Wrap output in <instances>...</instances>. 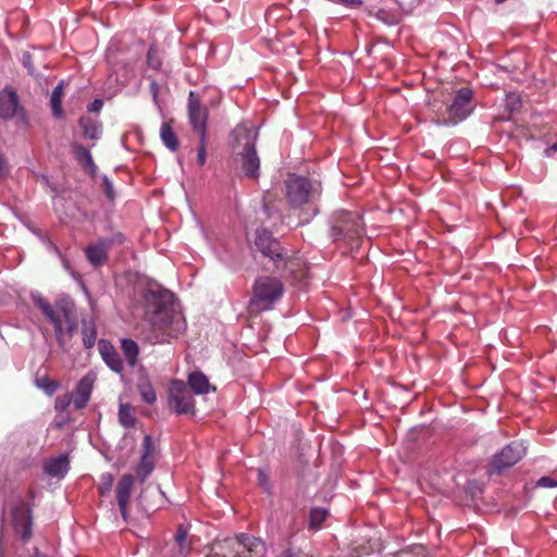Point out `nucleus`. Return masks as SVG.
I'll use <instances>...</instances> for the list:
<instances>
[{
    "label": "nucleus",
    "mask_w": 557,
    "mask_h": 557,
    "mask_svg": "<svg viewBox=\"0 0 557 557\" xmlns=\"http://www.w3.org/2000/svg\"><path fill=\"white\" fill-rule=\"evenodd\" d=\"M113 484V476L110 473H104L101 475V482L98 485V490L101 495H106L111 491Z\"/></svg>",
    "instance_id": "c9c22d12"
},
{
    "label": "nucleus",
    "mask_w": 557,
    "mask_h": 557,
    "mask_svg": "<svg viewBox=\"0 0 557 557\" xmlns=\"http://www.w3.org/2000/svg\"><path fill=\"white\" fill-rule=\"evenodd\" d=\"M102 188H103V193L107 196V198L109 200H114V198H115L114 188H113L111 181L107 176L102 177Z\"/></svg>",
    "instance_id": "58836bf2"
},
{
    "label": "nucleus",
    "mask_w": 557,
    "mask_h": 557,
    "mask_svg": "<svg viewBox=\"0 0 557 557\" xmlns=\"http://www.w3.org/2000/svg\"><path fill=\"white\" fill-rule=\"evenodd\" d=\"M99 351L106 364L114 372H122L124 369L123 361L116 349L104 339L99 341Z\"/></svg>",
    "instance_id": "aec40b11"
},
{
    "label": "nucleus",
    "mask_w": 557,
    "mask_h": 557,
    "mask_svg": "<svg viewBox=\"0 0 557 557\" xmlns=\"http://www.w3.org/2000/svg\"><path fill=\"white\" fill-rule=\"evenodd\" d=\"M556 151H557V141H556L553 146H550L549 148H547V149L545 150V154H546L547 157H550V156H553V153H554V152H556Z\"/></svg>",
    "instance_id": "603ef678"
},
{
    "label": "nucleus",
    "mask_w": 557,
    "mask_h": 557,
    "mask_svg": "<svg viewBox=\"0 0 557 557\" xmlns=\"http://www.w3.org/2000/svg\"><path fill=\"white\" fill-rule=\"evenodd\" d=\"M169 406L177 414L195 413L193 395L184 382L172 381L169 389Z\"/></svg>",
    "instance_id": "6e6552de"
},
{
    "label": "nucleus",
    "mask_w": 557,
    "mask_h": 557,
    "mask_svg": "<svg viewBox=\"0 0 557 557\" xmlns=\"http://www.w3.org/2000/svg\"><path fill=\"white\" fill-rule=\"evenodd\" d=\"M138 391L144 401L151 405L157 400L156 392L148 381L138 384Z\"/></svg>",
    "instance_id": "2f4dec72"
},
{
    "label": "nucleus",
    "mask_w": 557,
    "mask_h": 557,
    "mask_svg": "<svg viewBox=\"0 0 557 557\" xmlns=\"http://www.w3.org/2000/svg\"><path fill=\"white\" fill-rule=\"evenodd\" d=\"M109 251L110 249L107 247V244L101 238H98L86 247L85 255L89 263L98 268L107 263Z\"/></svg>",
    "instance_id": "6ab92c4d"
},
{
    "label": "nucleus",
    "mask_w": 557,
    "mask_h": 557,
    "mask_svg": "<svg viewBox=\"0 0 557 557\" xmlns=\"http://www.w3.org/2000/svg\"><path fill=\"white\" fill-rule=\"evenodd\" d=\"M141 335L152 345L169 343L186 330L182 312L175 308L174 296L166 289H148L144 294Z\"/></svg>",
    "instance_id": "f257e3e1"
},
{
    "label": "nucleus",
    "mask_w": 557,
    "mask_h": 557,
    "mask_svg": "<svg viewBox=\"0 0 557 557\" xmlns=\"http://www.w3.org/2000/svg\"><path fill=\"white\" fill-rule=\"evenodd\" d=\"M154 460H156V451L152 437L150 435H145L143 441V455L140 458V462L137 466L136 472L141 482H145L146 479L150 475L152 470L154 469Z\"/></svg>",
    "instance_id": "dca6fc26"
},
{
    "label": "nucleus",
    "mask_w": 557,
    "mask_h": 557,
    "mask_svg": "<svg viewBox=\"0 0 557 557\" xmlns=\"http://www.w3.org/2000/svg\"><path fill=\"white\" fill-rule=\"evenodd\" d=\"M133 135H135L137 137V139H141L145 136L141 127H139V126L133 127Z\"/></svg>",
    "instance_id": "3c124183"
},
{
    "label": "nucleus",
    "mask_w": 557,
    "mask_h": 557,
    "mask_svg": "<svg viewBox=\"0 0 557 557\" xmlns=\"http://www.w3.org/2000/svg\"><path fill=\"white\" fill-rule=\"evenodd\" d=\"M369 552L364 547H354L345 557H362L363 555H368Z\"/></svg>",
    "instance_id": "c03bdc74"
},
{
    "label": "nucleus",
    "mask_w": 557,
    "mask_h": 557,
    "mask_svg": "<svg viewBox=\"0 0 557 557\" xmlns=\"http://www.w3.org/2000/svg\"><path fill=\"white\" fill-rule=\"evenodd\" d=\"M62 96H63V83H59L52 90L50 103L51 110L55 117L62 116Z\"/></svg>",
    "instance_id": "cd10ccee"
},
{
    "label": "nucleus",
    "mask_w": 557,
    "mask_h": 557,
    "mask_svg": "<svg viewBox=\"0 0 557 557\" xmlns=\"http://www.w3.org/2000/svg\"><path fill=\"white\" fill-rule=\"evenodd\" d=\"M36 385L49 396L53 395L59 387V383L49 379L47 375L37 376Z\"/></svg>",
    "instance_id": "7c9ffc66"
},
{
    "label": "nucleus",
    "mask_w": 557,
    "mask_h": 557,
    "mask_svg": "<svg viewBox=\"0 0 557 557\" xmlns=\"http://www.w3.org/2000/svg\"><path fill=\"white\" fill-rule=\"evenodd\" d=\"M160 138L163 140L175 139L174 132L169 123H162Z\"/></svg>",
    "instance_id": "ea45409f"
},
{
    "label": "nucleus",
    "mask_w": 557,
    "mask_h": 557,
    "mask_svg": "<svg viewBox=\"0 0 557 557\" xmlns=\"http://www.w3.org/2000/svg\"><path fill=\"white\" fill-rule=\"evenodd\" d=\"M12 523L16 534L24 542H28L33 536V508L32 506L18 499L12 508Z\"/></svg>",
    "instance_id": "9d476101"
},
{
    "label": "nucleus",
    "mask_w": 557,
    "mask_h": 557,
    "mask_svg": "<svg viewBox=\"0 0 557 557\" xmlns=\"http://www.w3.org/2000/svg\"><path fill=\"white\" fill-rule=\"evenodd\" d=\"M150 90H151L153 99L156 101L157 100V96H158V90H159L157 82L152 81L150 83Z\"/></svg>",
    "instance_id": "8fccbe9b"
},
{
    "label": "nucleus",
    "mask_w": 557,
    "mask_h": 557,
    "mask_svg": "<svg viewBox=\"0 0 557 557\" xmlns=\"http://www.w3.org/2000/svg\"><path fill=\"white\" fill-rule=\"evenodd\" d=\"M74 154L83 171L90 177L95 178L97 176L98 168L90 151L83 146L76 145L74 147Z\"/></svg>",
    "instance_id": "412c9836"
},
{
    "label": "nucleus",
    "mask_w": 557,
    "mask_h": 557,
    "mask_svg": "<svg viewBox=\"0 0 557 557\" xmlns=\"http://www.w3.org/2000/svg\"><path fill=\"white\" fill-rule=\"evenodd\" d=\"M188 384L195 394H207L214 389L208 377L201 372H193L188 375Z\"/></svg>",
    "instance_id": "5701e85b"
},
{
    "label": "nucleus",
    "mask_w": 557,
    "mask_h": 557,
    "mask_svg": "<svg viewBox=\"0 0 557 557\" xmlns=\"http://www.w3.org/2000/svg\"><path fill=\"white\" fill-rule=\"evenodd\" d=\"M327 517V511L323 508H312L309 513L310 529H319Z\"/></svg>",
    "instance_id": "c756f323"
},
{
    "label": "nucleus",
    "mask_w": 557,
    "mask_h": 557,
    "mask_svg": "<svg viewBox=\"0 0 557 557\" xmlns=\"http://www.w3.org/2000/svg\"><path fill=\"white\" fill-rule=\"evenodd\" d=\"M28 495H29L30 498H34L35 495H34V490L33 488H29Z\"/></svg>",
    "instance_id": "864d4df0"
},
{
    "label": "nucleus",
    "mask_w": 557,
    "mask_h": 557,
    "mask_svg": "<svg viewBox=\"0 0 557 557\" xmlns=\"http://www.w3.org/2000/svg\"><path fill=\"white\" fill-rule=\"evenodd\" d=\"M187 112L195 136H198L199 139H206L208 109L201 103L200 96L194 90L188 94Z\"/></svg>",
    "instance_id": "1a4fd4ad"
},
{
    "label": "nucleus",
    "mask_w": 557,
    "mask_h": 557,
    "mask_svg": "<svg viewBox=\"0 0 557 557\" xmlns=\"http://www.w3.org/2000/svg\"><path fill=\"white\" fill-rule=\"evenodd\" d=\"M83 343L87 349L95 346L97 339V331L92 321L83 320Z\"/></svg>",
    "instance_id": "bb28decb"
},
{
    "label": "nucleus",
    "mask_w": 557,
    "mask_h": 557,
    "mask_svg": "<svg viewBox=\"0 0 557 557\" xmlns=\"http://www.w3.org/2000/svg\"><path fill=\"white\" fill-rule=\"evenodd\" d=\"M259 126L252 121H244L234 131V139H256L259 135Z\"/></svg>",
    "instance_id": "393cba45"
},
{
    "label": "nucleus",
    "mask_w": 557,
    "mask_h": 557,
    "mask_svg": "<svg viewBox=\"0 0 557 557\" xmlns=\"http://www.w3.org/2000/svg\"><path fill=\"white\" fill-rule=\"evenodd\" d=\"M276 557H302L300 550H294L292 548H286L282 550Z\"/></svg>",
    "instance_id": "a18cd8bd"
},
{
    "label": "nucleus",
    "mask_w": 557,
    "mask_h": 557,
    "mask_svg": "<svg viewBox=\"0 0 557 557\" xmlns=\"http://www.w3.org/2000/svg\"><path fill=\"white\" fill-rule=\"evenodd\" d=\"M22 64L30 75H35L36 71H35V65H34V61H33V55L29 52L25 51L23 53Z\"/></svg>",
    "instance_id": "e433bc0d"
},
{
    "label": "nucleus",
    "mask_w": 557,
    "mask_h": 557,
    "mask_svg": "<svg viewBox=\"0 0 557 557\" xmlns=\"http://www.w3.org/2000/svg\"><path fill=\"white\" fill-rule=\"evenodd\" d=\"M17 117L24 125L27 117L24 109L20 106V99L12 87H4L0 90V119L10 120Z\"/></svg>",
    "instance_id": "ddd939ff"
},
{
    "label": "nucleus",
    "mask_w": 557,
    "mask_h": 557,
    "mask_svg": "<svg viewBox=\"0 0 557 557\" xmlns=\"http://www.w3.org/2000/svg\"><path fill=\"white\" fill-rule=\"evenodd\" d=\"M242 161V169L245 176L249 178H258L260 175V159L253 143L246 141L244 144L243 152H239Z\"/></svg>",
    "instance_id": "2eb2a0df"
},
{
    "label": "nucleus",
    "mask_w": 557,
    "mask_h": 557,
    "mask_svg": "<svg viewBox=\"0 0 557 557\" xmlns=\"http://www.w3.org/2000/svg\"><path fill=\"white\" fill-rule=\"evenodd\" d=\"M109 249H111L115 245H122L125 242V236L123 233L117 232L112 234L111 236L100 237Z\"/></svg>",
    "instance_id": "f704fd0d"
},
{
    "label": "nucleus",
    "mask_w": 557,
    "mask_h": 557,
    "mask_svg": "<svg viewBox=\"0 0 557 557\" xmlns=\"http://www.w3.org/2000/svg\"><path fill=\"white\" fill-rule=\"evenodd\" d=\"M79 125L83 128L86 139H98V137L101 135L100 126L98 125L97 121L92 120L91 117H82L79 120Z\"/></svg>",
    "instance_id": "a878e982"
},
{
    "label": "nucleus",
    "mask_w": 557,
    "mask_h": 557,
    "mask_svg": "<svg viewBox=\"0 0 557 557\" xmlns=\"http://www.w3.org/2000/svg\"><path fill=\"white\" fill-rule=\"evenodd\" d=\"M70 468V460L66 455H61L45 462L44 471L50 476H63Z\"/></svg>",
    "instance_id": "4be33fe9"
},
{
    "label": "nucleus",
    "mask_w": 557,
    "mask_h": 557,
    "mask_svg": "<svg viewBox=\"0 0 557 557\" xmlns=\"http://www.w3.org/2000/svg\"><path fill=\"white\" fill-rule=\"evenodd\" d=\"M509 139H516L518 135H508Z\"/></svg>",
    "instance_id": "5fc2aeb1"
},
{
    "label": "nucleus",
    "mask_w": 557,
    "mask_h": 557,
    "mask_svg": "<svg viewBox=\"0 0 557 557\" xmlns=\"http://www.w3.org/2000/svg\"><path fill=\"white\" fill-rule=\"evenodd\" d=\"M527 453L522 442L513 441L506 445L499 453L495 454L488 463L487 473L502 474L503 471L518 463Z\"/></svg>",
    "instance_id": "0eeeda50"
},
{
    "label": "nucleus",
    "mask_w": 557,
    "mask_h": 557,
    "mask_svg": "<svg viewBox=\"0 0 557 557\" xmlns=\"http://www.w3.org/2000/svg\"><path fill=\"white\" fill-rule=\"evenodd\" d=\"M255 247L263 257L270 259L274 267H280L282 255L285 251L281 243L273 237L269 230L258 228L256 231Z\"/></svg>",
    "instance_id": "9b49d317"
},
{
    "label": "nucleus",
    "mask_w": 557,
    "mask_h": 557,
    "mask_svg": "<svg viewBox=\"0 0 557 557\" xmlns=\"http://www.w3.org/2000/svg\"><path fill=\"white\" fill-rule=\"evenodd\" d=\"M147 61L150 67L157 70L161 66V61L157 57V51L153 47H150L147 53Z\"/></svg>",
    "instance_id": "4c0bfd02"
},
{
    "label": "nucleus",
    "mask_w": 557,
    "mask_h": 557,
    "mask_svg": "<svg viewBox=\"0 0 557 557\" xmlns=\"http://www.w3.org/2000/svg\"><path fill=\"white\" fill-rule=\"evenodd\" d=\"M521 99L518 94L510 92L506 96L505 106L509 112H515L520 108Z\"/></svg>",
    "instance_id": "72a5a7b5"
},
{
    "label": "nucleus",
    "mask_w": 557,
    "mask_h": 557,
    "mask_svg": "<svg viewBox=\"0 0 557 557\" xmlns=\"http://www.w3.org/2000/svg\"><path fill=\"white\" fill-rule=\"evenodd\" d=\"M9 172V165L3 157L2 153H0V177L4 176Z\"/></svg>",
    "instance_id": "de8ad7c7"
},
{
    "label": "nucleus",
    "mask_w": 557,
    "mask_h": 557,
    "mask_svg": "<svg viewBox=\"0 0 557 557\" xmlns=\"http://www.w3.org/2000/svg\"><path fill=\"white\" fill-rule=\"evenodd\" d=\"M274 268L297 282H302L308 273L306 261L302 258L297 256L288 257L286 252L282 255L280 267Z\"/></svg>",
    "instance_id": "4468645a"
},
{
    "label": "nucleus",
    "mask_w": 557,
    "mask_h": 557,
    "mask_svg": "<svg viewBox=\"0 0 557 557\" xmlns=\"http://www.w3.org/2000/svg\"><path fill=\"white\" fill-rule=\"evenodd\" d=\"M363 234V222L358 212L341 209L332 214L330 235L333 240H344L358 247Z\"/></svg>",
    "instance_id": "39448f33"
},
{
    "label": "nucleus",
    "mask_w": 557,
    "mask_h": 557,
    "mask_svg": "<svg viewBox=\"0 0 557 557\" xmlns=\"http://www.w3.org/2000/svg\"><path fill=\"white\" fill-rule=\"evenodd\" d=\"M121 349L125 359L127 360L131 367H135L137 364L138 355H139V346L138 344L131 338H123L121 341Z\"/></svg>",
    "instance_id": "b1692460"
},
{
    "label": "nucleus",
    "mask_w": 557,
    "mask_h": 557,
    "mask_svg": "<svg viewBox=\"0 0 557 557\" xmlns=\"http://www.w3.org/2000/svg\"><path fill=\"white\" fill-rule=\"evenodd\" d=\"M73 401L72 397L66 394L63 397H58L55 401V408L60 411L65 410L70 404Z\"/></svg>",
    "instance_id": "a19ab883"
},
{
    "label": "nucleus",
    "mask_w": 557,
    "mask_h": 557,
    "mask_svg": "<svg viewBox=\"0 0 557 557\" xmlns=\"http://www.w3.org/2000/svg\"><path fill=\"white\" fill-rule=\"evenodd\" d=\"M536 486L539 487H557V480L550 476H542L537 480Z\"/></svg>",
    "instance_id": "79ce46f5"
},
{
    "label": "nucleus",
    "mask_w": 557,
    "mask_h": 557,
    "mask_svg": "<svg viewBox=\"0 0 557 557\" xmlns=\"http://www.w3.org/2000/svg\"><path fill=\"white\" fill-rule=\"evenodd\" d=\"M206 158H207L206 146H205L203 141H201V145L199 146L198 151H197V162L200 166H202L206 163Z\"/></svg>",
    "instance_id": "37998d69"
},
{
    "label": "nucleus",
    "mask_w": 557,
    "mask_h": 557,
    "mask_svg": "<svg viewBox=\"0 0 557 557\" xmlns=\"http://www.w3.org/2000/svg\"><path fill=\"white\" fill-rule=\"evenodd\" d=\"M265 544L258 537L242 533L233 539H224L213 546L212 557H262Z\"/></svg>",
    "instance_id": "423d86ee"
},
{
    "label": "nucleus",
    "mask_w": 557,
    "mask_h": 557,
    "mask_svg": "<svg viewBox=\"0 0 557 557\" xmlns=\"http://www.w3.org/2000/svg\"><path fill=\"white\" fill-rule=\"evenodd\" d=\"M473 92L468 87L458 89L455 94L451 104L447 109V122L457 124L467 119L472 111Z\"/></svg>",
    "instance_id": "f8f14e48"
},
{
    "label": "nucleus",
    "mask_w": 557,
    "mask_h": 557,
    "mask_svg": "<svg viewBox=\"0 0 557 557\" xmlns=\"http://www.w3.org/2000/svg\"><path fill=\"white\" fill-rule=\"evenodd\" d=\"M134 481L135 479L132 474H124L119 480L115 488L116 502L124 521H127L128 518L129 498L132 495Z\"/></svg>",
    "instance_id": "f3484780"
},
{
    "label": "nucleus",
    "mask_w": 557,
    "mask_h": 557,
    "mask_svg": "<svg viewBox=\"0 0 557 557\" xmlns=\"http://www.w3.org/2000/svg\"><path fill=\"white\" fill-rule=\"evenodd\" d=\"M103 107V101L101 99H95L89 106H88V112L97 113L101 110Z\"/></svg>",
    "instance_id": "49530a36"
},
{
    "label": "nucleus",
    "mask_w": 557,
    "mask_h": 557,
    "mask_svg": "<svg viewBox=\"0 0 557 557\" xmlns=\"http://www.w3.org/2000/svg\"><path fill=\"white\" fill-rule=\"evenodd\" d=\"M36 305L52 323L59 346L66 350V344L77 327L74 300L69 296H62L52 306L46 299L38 298Z\"/></svg>",
    "instance_id": "7ed1b4c3"
},
{
    "label": "nucleus",
    "mask_w": 557,
    "mask_h": 557,
    "mask_svg": "<svg viewBox=\"0 0 557 557\" xmlns=\"http://www.w3.org/2000/svg\"><path fill=\"white\" fill-rule=\"evenodd\" d=\"M95 381L96 375L94 373H87L78 381L73 397V405L76 409H83L87 406Z\"/></svg>",
    "instance_id": "a211bd4d"
},
{
    "label": "nucleus",
    "mask_w": 557,
    "mask_h": 557,
    "mask_svg": "<svg viewBox=\"0 0 557 557\" xmlns=\"http://www.w3.org/2000/svg\"><path fill=\"white\" fill-rule=\"evenodd\" d=\"M285 292L284 284L276 276H258L251 287V297L247 306L249 318L272 310L282 299Z\"/></svg>",
    "instance_id": "20e7f679"
},
{
    "label": "nucleus",
    "mask_w": 557,
    "mask_h": 557,
    "mask_svg": "<svg viewBox=\"0 0 557 557\" xmlns=\"http://www.w3.org/2000/svg\"><path fill=\"white\" fill-rule=\"evenodd\" d=\"M495 1H496V3H503V2H505L506 0H495Z\"/></svg>",
    "instance_id": "6e6d98bb"
},
{
    "label": "nucleus",
    "mask_w": 557,
    "mask_h": 557,
    "mask_svg": "<svg viewBox=\"0 0 557 557\" xmlns=\"http://www.w3.org/2000/svg\"><path fill=\"white\" fill-rule=\"evenodd\" d=\"M174 540L177 543V545L180 546V550L182 553L189 550V548L191 547V543L189 544L187 542V530L182 524L177 527L175 535H174Z\"/></svg>",
    "instance_id": "473e14b6"
},
{
    "label": "nucleus",
    "mask_w": 557,
    "mask_h": 557,
    "mask_svg": "<svg viewBox=\"0 0 557 557\" xmlns=\"http://www.w3.org/2000/svg\"><path fill=\"white\" fill-rule=\"evenodd\" d=\"M119 421L124 428L135 425L136 418L129 404H121L119 407Z\"/></svg>",
    "instance_id": "c85d7f7f"
},
{
    "label": "nucleus",
    "mask_w": 557,
    "mask_h": 557,
    "mask_svg": "<svg viewBox=\"0 0 557 557\" xmlns=\"http://www.w3.org/2000/svg\"><path fill=\"white\" fill-rule=\"evenodd\" d=\"M285 199L293 209H300L299 223H308L319 213L317 200L322 194L321 182L309 175L288 173L284 181Z\"/></svg>",
    "instance_id": "f03ea898"
},
{
    "label": "nucleus",
    "mask_w": 557,
    "mask_h": 557,
    "mask_svg": "<svg viewBox=\"0 0 557 557\" xmlns=\"http://www.w3.org/2000/svg\"><path fill=\"white\" fill-rule=\"evenodd\" d=\"M180 143L181 141H164L170 151H176L180 148Z\"/></svg>",
    "instance_id": "09e8293b"
}]
</instances>
